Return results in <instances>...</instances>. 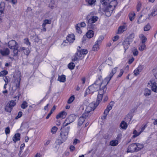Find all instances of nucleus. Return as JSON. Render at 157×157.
<instances>
[{
	"label": "nucleus",
	"mask_w": 157,
	"mask_h": 157,
	"mask_svg": "<svg viewBox=\"0 0 157 157\" xmlns=\"http://www.w3.org/2000/svg\"><path fill=\"white\" fill-rule=\"evenodd\" d=\"M109 0L105 4L101 3L102 5H104V11L105 15L107 17H109L111 15L115 7L117 5V2L116 0L112 1L109 3Z\"/></svg>",
	"instance_id": "1"
},
{
	"label": "nucleus",
	"mask_w": 157,
	"mask_h": 157,
	"mask_svg": "<svg viewBox=\"0 0 157 157\" xmlns=\"http://www.w3.org/2000/svg\"><path fill=\"white\" fill-rule=\"evenodd\" d=\"M102 84V78L101 77H100L93 84L89 86L88 89H87L86 91V94L93 93L98 91L100 88V86Z\"/></svg>",
	"instance_id": "2"
},
{
	"label": "nucleus",
	"mask_w": 157,
	"mask_h": 157,
	"mask_svg": "<svg viewBox=\"0 0 157 157\" xmlns=\"http://www.w3.org/2000/svg\"><path fill=\"white\" fill-rule=\"evenodd\" d=\"M70 128L69 126L67 127L62 126L61 131L59 140L58 143L59 144H61L67 139Z\"/></svg>",
	"instance_id": "3"
},
{
	"label": "nucleus",
	"mask_w": 157,
	"mask_h": 157,
	"mask_svg": "<svg viewBox=\"0 0 157 157\" xmlns=\"http://www.w3.org/2000/svg\"><path fill=\"white\" fill-rule=\"evenodd\" d=\"M102 98V95L101 94H98L97 101L95 103H91L89 104L87 107L86 109V112L91 113L92 111H93L95 108L98 105L101 101Z\"/></svg>",
	"instance_id": "4"
},
{
	"label": "nucleus",
	"mask_w": 157,
	"mask_h": 157,
	"mask_svg": "<svg viewBox=\"0 0 157 157\" xmlns=\"http://www.w3.org/2000/svg\"><path fill=\"white\" fill-rule=\"evenodd\" d=\"M88 19V27L90 29H96V26L94 23L97 21L98 19V17L93 16L89 19L88 17H86Z\"/></svg>",
	"instance_id": "5"
},
{
	"label": "nucleus",
	"mask_w": 157,
	"mask_h": 157,
	"mask_svg": "<svg viewBox=\"0 0 157 157\" xmlns=\"http://www.w3.org/2000/svg\"><path fill=\"white\" fill-rule=\"evenodd\" d=\"M76 117V116L75 114H71L65 119L62 126L67 127L69 124L74 122L75 119Z\"/></svg>",
	"instance_id": "6"
},
{
	"label": "nucleus",
	"mask_w": 157,
	"mask_h": 157,
	"mask_svg": "<svg viewBox=\"0 0 157 157\" xmlns=\"http://www.w3.org/2000/svg\"><path fill=\"white\" fill-rule=\"evenodd\" d=\"M10 53L9 49L8 48H5L0 49V58L1 59L2 57L7 56Z\"/></svg>",
	"instance_id": "7"
},
{
	"label": "nucleus",
	"mask_w": 157,
	"mask_h": 157,
	"mask_svg": "<svg viewBox=\"0 0 157 157\" xmlns=\"http://www.w3.org/2000/svg\"><path fill=\"white\" fill-rule=\"evenodd\" d=\"M8 47L11 49L18 48V45L17 43L13 40H11L8 43Z\"/></svg>",
	"instance_id": "8"
},
{
	"label": "nucleus",
	"mask_w": 157,
	"mask_h": 157,
	"mask_svg": "<svg viewBox=\"0 0 157 157\" xmlns=\"http://www.w3.org/2000/svg\"><path fill=\"white\" fill-rule=\"evenodd\" d=\"M136 147V143H134L129 145L127 148V152L128 153L137 152Z\"/></svg>",
	"instance_id": "9"
},
{
	"label": "nucleus",
	"mask_w": 157,
	"mask_h": 157,
	"mask_svg": "<svg viewBox=\"0 0 157 157\" xmlns=\"http://www.w3.org/2000/svg\"><path fill=\"white\" fill-rule=\"evenodd\" d=\"M130 42L129 39L128 38H126L122 43L123 45L125 51L128 48L129 46Z\"/></svg>",
	"instance_id": "10"
},
{
	"label": "nucleus",
	"mask_w": 157,
	"mask_h": 157,
	"mask_svg": "<svg viewBox=\"0 0 157 157\" xmlns=\"http://www.w3.org/2000/svg\"><path fill=\"white\" fill-rule=\"evenodd\" d=\"M117 69V67H115L112 69L111 72L109 74V75L106 78V79L107 80H108L109 81L110 80L113 75L116 72Z\"/></svg>",
	"instance_id": "11"
},
{
	"label": "nucleus",
	"mask_w": 157,
	"mask_h": 157,
	"mask_svg": "<svg viewBox=\"0 0 157 157\" xmlns=\"http://www.w3.org/2000/svg\"><path fill=\"white\" fill-rule=\"evenodd\" d=\"M67 40L70 43H72L75 40V36L74 34L69 35L66 37Z\"/></svg>",
	"instance_id": "12"
},
{
	"label": "nucleus",
	"mask_w": 157,
	"mask_h": 157,
	"mask_svg": "<svg viewBox=\"0 0 157 157\" xmlns=\"http://www.w3.org/2000/svg\"><path fill=\"white\" fill-rule=\"evenodd\" d=\"M82 53L80 50H79L78 49V51L75 54V56L74 58L72 59L73 61H76L78 60V57H82Z\"/></svg>",
	"instance_id": "13"
},
{
	"label": "nucleus",
	"mask_w": 157,
	"mask_h": 157,
	"mask_svg": "<svg viewBox=\"0 0 157 157\" xmlns=\"http://www.w3.org/2000/svg\"><path fill=\"white\" fill-rule=\"evenodd\" d=\"M143 69V66L141 65H139L138 67L134 71V75L135 76H136L139 75L140 72L142 71Z\"/></svg>",
	"instance_id": "14"
},
{
	"label": "nucleus",
	"mask_w": 157,
	"mask_h": 157,
	"mask_svg": "<svg viewBox=\"0 0 157 157\" xmlns=\"http://www.w3.org/2000/svg\"><path fill=\"white\" fill-rule=\"evenodd\" d=\"M67 115V113L65 111H63L59 113L56 116V118L57 119L61 118H64L66 117Z\"/></svg>",
	"instance_id": "15"
},
{
	"label": "nucleus",
	"mask_w": 157,
	"mask_h": 157,
	"mask_svg": "<svg viewBox=\"0 0 157 157\" xmlns=\"http://www.w3.org/2000/svg\"><path fill=\"white\" fill-rule=\"evenodd\" d=\"M127 27L125 25H122L120 26L118 29V33L121 34L127 29Z\"/></svg>",
	"instance_id": "16"
},
{
	"label": "nucleus",
	"mask_w": 157,
	"mask_h": 157,
	"mask_svg": "<svg viewBox=\"0 0 157 157\" xmlns=\"http://www.w3.org/2000/svg\"><path fill=\"white\" fill-rule=\"evenodd\" d=\"M92 30V29H90V30L88 31L86 34V36L89 38H90L94 36V33Z\"/></svg>",
	"instance_id": "17"
},
{
	"label": "nucleus",
	"mask_w": 157,
	"mask_h": 157,
	"mask_svg": "<svg viewBox=\"0 0 157 157\" xmlns=\"http://www.w3.org/2000/svg\"><path fill=\"white\" fill-rule=\"evenodd\" d=\"M22 51L26 55H28L30 53V51L28 48L26 49L25 47L20 48H19V51Z\"/></svg>",
	"instance_id": "18"
},
{
	"label": "nucleus",
	"mask_w": 157,
	"mask_h": 157,
	"mask_svg": "<svg viewBox=\"0 0 157 157\" xmlns=\"http://www.w3.org/2000/svg\"><path fill=\"white\" fill-rule=\"evenodd\" d=\"M151 89L152 90L155 92H157V86L156 83L154 82L151 83Z\"/></svg>",
	"instance_id": "19"
},
{
	"label": "nucleus",
	"mask_w": 157,
	"mask_h": 157,
	"mask_svg": "<svg viewBox=\"0 0 157 157\" xmlns=\"http://www.w3.org/2000/svg\"><path fill=\"white\" fill-rule=\"evenodd\" d=\"M20 134L19 133L16 134L13 136V141L16 142L20 139Z\"/></svg>",
	"instance_id": "20"
},
{
	"label": "nucleus",
	"mask_w": 157,
	"mask_h": 157,
	"mask_svg": "<svg viewBox=\"0 0 157 157\" xmlns=\"http://www.w3.org/2000/svg\"><path fill=\"white\" fill-rule=\"evenodd\" d=\"M86 1L88 3L89 5L93 6L95 4L96 0H86Z\"/></svg>",
	"instance_id": "21"
},
{
	"label": "nucleus",
	"mask_w": 157,
	"mask_h": 157,
	"mask_svg": "<svg viewBox=\"0 0 157 157\" xmlns=\"http://www.w3.org/2000/svg\"><path fill=\"white\" fill-rule=\"evenodd\" d=\"M58 80L61 82H64L66 81V76L65 75H62L61 76H59L58 78Z\"/></svg>",
	"instance_id": "22"
},
{
	"label": "nucleus",
	"mask_w": 157,
	"mask_h": 157,
	"mask_svg": "<svg viewBox=\"0 0 157 157\" xmlns=\"http://www.w3.org/2000/svg\"><path fill=\"white\" fill-rule=\"evenodd\" d=\"M120 126L121 128L126 129L128 127V125L127 123L124 121H122L121 123Z\"/></svg>",
	"instance_id": "23"
},
{
	"label": "nucleus",
	"mask_w": 157,
	"mask_h": 157,
	"mask_svg": "<svg viewBox=\"0 0 157 157\" xmlns=\"http://www.w3.org/2000/svg\"><path fill=\"white\" fill-rule=\"evenodd\" d=\"M118 144V141L115 140L111 141L109 143V144L112 146H116Z\"/></svg>",
	"instance_id": "24"
},
{
	"label": "nucleus",
	"mask_w": 157,
	"mask_h": 157,
	"mask_svg": "<svg viewBox=\"0 0 157 157\" xmlns=\"http://www.w3.org/2000/svg\"><path fill=\"white\" fill-rule=\"evenodd\" d=\"M85 120V118L82 116L80 117L78 120V125L79 126H81L84 121Z\"/></svg>",
	"instance_id": "25"
},
{
	"label": "nucleus",
	"mask_w": 157,
	"mask_h": 157,
	"mask_svg": "<svg viewBox=\"0 0 157 157\" xmlns=\"http://www.w3.org/2000/svg\"><path fill=\"white\" fill-rule=\"evenodd\" d=\"M136 146L137 147H136L137 151L140 150L144 147V146L142 144L139 143H136Z\"/></svg>",
	"instance_id": "26"
},
{
	"label": "nucleus",
	"mask_w": 157,
	"mask_h": 157,
	"mask_svg": "<svg viewBox=\"0 0 157 157\" xmlns=\"http://www.w3.org/2000/svg\"><path fill=\"white\" fill-rule=\"evenodd\" d=\"M143 16H144L143 15H141L139 17V18L137 21V22L138 24H140V23L144 22L146 20V19H147V18L145 17V18H144L142 20L141 19V17Z\"/></svg>",
	"instance_id": "27"
},
{
	"label": "nucleus",
	"mask_w": 157,
	"mask_h": 157,
	"mask_svg": "<svg viewBox=\"0 0 157 157\" xmlns=\"http://www.w3.org/2000/svg\"><path fill=\"white\" fill-rule=\"evenodd\" d=\"M151 94V90L147 88H146L144 90V95L145 96H148Z\"/></svg>",
	"instance_id": "28"
},
{
	"label": "nucleus",
	"mask_w": 157,
	"mask_h": 157,
	"mask_svg": "<svg viewBox=\"0 0 157 157\" xmlns=\"http://www.w3.org/2000/svg\"><path fill=\"white\" fill-rule=\"evenodd\" d=\"M132 52L134 56H136L138 54V52L137 49L135 48H133L132 50Z\"/></svg>",
	"instance_id": "29"
},
{
	"label": "nucleus",
	"mask_w": 157,
	"mask_h": 157,
	"mask_svg": "<svg viewBox=\"0 0 157 157\" xmlns=\"http://www.w3.org/2000/svg\"><path fill=\"white\" fill-rule=\"evenodd\" d=\"M91 113H89L88 112H86V111L85 113L82 114V116L85 119L89 117L90 116Z\"/></svg>",
	"instance_id": "30"
},
{
	"label": "nucleus",
	"mask_w": 157,
	"mask_h": 157,
	"mask_svg": "<svg viewBox=\"0 0 157 157\" xmlns=\"http://www.w3.org/2000/svg\"><path fill=\"white\" fill-rule=\"evenodd\" d=\"M99 44L95 42V44L93 47V50L94 51L98 50L99 48Z\"/></svg>",
	"instance_id": "31"
},
{
	"label": "nucleus",
	"mask_w": 157,
	"mask_h": 157,
	"mask_svg": "<svg viewBox=\"0 0 157 157\" xmlns=\"http://www.w3.org/2000/svg\"><path fill=\"white\" fill-rule=\"evenodd\" d=\"M114 104V102L113 101H112L110 102L109 105H107L106 108L110 111L112 109Z\"/></svg>",
	"instance_id": "32"
},
{
	"label": "nucleus",
	"mask_w": 157,
	"mask_h": 157,
	"mask_svg": "<svg viewBox=\"0 0 157 157\" xmlns=\"http://www.w3.org/2000/svg\"><path fill=\"white\" fill-rule=\"evenodd\" d=\"M5 110L6 111L10 113L12 109V108L8 104L5 107Z\"/></svg>",
	"instance_id": "33"
},
{
	"label": "nucleus",
	"mask_w": 157,
	"mask_h": 157,
	"mask_svg": "<svg viewBox=\"0 0 157 157\" xmlns=\"http://www.w3.org/2000/svg\"><path fill=\"white\" fill-rule=\"evenodd\" d=\"M51 21L50 20L45 19L44 21V22L42 24V26H46L47 24H51Z\"/></svg>",
	"instance_id": "34"
},
{
	"label": "nucleus",
	"mask_w": 157,
	"mask_h": 157,
	"mask_svg": "<svg viewBox=\"0 0 157 157\" xmlns=\"http://www.w3.org/2000/svg\"><path fill=\"white\" fill-rule=\"evenodd\" d=\"M135 16V14L134 13H132L129 14V17L130 21H132L134 19Z\"/></svg>",
	"instance_id": "35"
},
{
	"label": "nucleus",
	"mask_w": 157,
	"mask_h": 157,
	"mask_svg": "<svg viewBox=\"0 0 157 157\" xmlns=\"http://www.w3.org/2000/svg\"><path fill=\"white\" fill-rule=\"evenodd\" d=\"M141 133L140 132H137L136 130H134L133 132V134L134 135L132 136V137L134 138L137 136H139Z\"/></svg>",
	"instance_id": "36"
},
{
	"label": "nucleus",
	"mask_w": 157,
	"mask_h": 157,
	"mask_svg": "<svg viewBox=\"0 0 157 157\" xmlns=\"http://www.w3.org/2000/svg\"><path fill=\"white\" fill-rule=\"evenodd\" d=\"M13 56H17L18 52L19 51V49L18 50V48H17L16 49H13Z\"/></svg>",
	"instance_id": "37"
},
{
	"label": "nucleus",
	"mask_w": 157,
	"mask_h": 157,
	"mask_svg": "<svg viewBox=\"0 0 157 157\" xmlns=\"http://www.w3.org/2000/svg\"><path fill=\"white\" fill-rule=\"evenodd\" d=\"M75 66V65L74 63H71L68 64V67L69 69L72 70L74 69Z\"/></svg>",
	"instance_id": "38"
},
{
	"label": "nucleus",
	"mask_w": 157,
	"mask_h": 157,
	"mask_svg": "<svg viewBox=\"0 0 157 157\" xmlns=\"http://www.w3.org/2000/svg\"><path fill=\"white\" fill-rule=\"evenodd\" d=\"M27 104V103L26 101H23V103L21 105V108L23 109H25L28 106Z\"/></svg>",
	"instance_id": "39"
},
{
	"label": "nucleus",
	"mask_w": 157,
	"mask_h": 157,
	"mask_svg": "<svg viewBox=\"0 0 157 157\" xmlns=\"http://www.w3.org/2000/svg\"><path fill=\"white\" fill-rule=\"evenodd\" d=\"M8 74V71L6 70H3L0 72V76H3Z\"/></svg>",
	"instance_id": "40"
},
{
	"label": "nucleus",
	"mask_w": 157,
	"mask_h": 157,
	"mask_svg": "<svg viewBox=\"0 0 157 157\" xmlns=\"http://www.w3.org/2000/svg\"><path fill=\"white\" fill-rule=\"evenodd\" d=\"M20 80L21 78L20 77L17 78L15 81L16 84V86L17 87H18L20 85Z\"/></svg>",
	"instance_id": "41"
},
{
	"label": "nucleus",
	"mask_w": 157,
	"mask_h": 157,
	"mask_svg": "<svg viewBox=\"0 0 157 157\" xmlns=\"http://www.w3.org/2000/svg\"><path fill=\"white\" fill-rule=\"evenodd\" d=\"M146 48V46L144 44H142V45L140 46L139 48V50L141 51H143Z\"/></svg>",
	"instance_id": "42"
},
{
	"label": "nucleus",
	"mask_w": 157,
	"mask_h": 157,
	"mask_svg": "<svg viewBox=\"0 0 157 157\" xmlns=\"http://www.w3.org/2000/svg\"><path fill=\"white\" fill-rule=\"evenodd\" d=\"M103 39V37L102 36H100L96 42V43L99 44H100L101 43V42Z\"/></svg>",
	"instance_id": "43"
},
{
	"label": "nucleus",
	"mask_w": 157,
	"mask_h": 157,
	"mask_svg": "<svg viewBox=\"0 0 157 157\" xmlns=\"http://www.w3.org/2000/svg\"><path fill=\"white\" fill-rule=\"evenodd\" d=\"M157 14V10L156 9H154L152 10L150 15L152 16H155Z\"/></svg>",
	"instance_id": "44"
},
{
	"label": "nucleus",
	"mask_w": 157,
	"mask_h": 157,
	"mask_svg": "<svg viewBox=\"0 0 157 157\" xmlns=\"http://www.w3.org/2000/svg\"><path fill=\"white\" fill-rule=\"evenodd\" d=\"M150 28L151 26L149 24H148L144 27V30L145 31H148L150 30Z\"/></svg>",
	"instance_id": "45"
},
{
	"label": "nucleus",
	"mask_w": 157,
	"mask_h": 157,
	"mask_svg": "<svg viewBox=\"0 0 157 157\" xmlns=\"http://www.w3.org/2000/svg\"><path fill=\"white\" fill-rule=\"evenodd\" d=\"M8 105L13 108V107L16 105V103L13 101L12 100L10 101Z\"/></svg>",
	"instance_id": "46"
},
{
	"label": "nucleus",
	"mask_w": 157,
	"mask_h": 157,
	"mask_svg": "<svg viewBox=\"0 0 157 157\" xmlns=\"http://www.w3.org/2000/svg\"><path fill=\"white\" fill-rule=\"evenodd\" d=\"M132 118V117L130 115H128L125 118V121L126 122H128L129 123Z\"/></svg>",
	"instance_id": "47"
},
{
	"label": "nucleus",
	"mask_w": 157,
	"mask_h": 157,
	"mask_svg": "<svg viewBox=\"0 0 157 157\" xmlns=\"http://www.w3.org/2000/svg\"><path fill=\"white\" fill-rule=\"evenodd\" d=\"M75 97L74 96L70 97L68 100L67 102L69 104H70L74 100Z\"/></svg>",
	"instance_id": "48"
},
{
	"label": "nucleus",
	"mask_w": 157,
	"mask_h": 157,
	"mask_svg": "<svg viewBox=\"0 0 157 157\" xmlns=\"http://www.w3.org/2000/svg\"><path fill=\"white\" fill-rule=\"evenodd\" d=\"M76 30V32L78 33H82L81 30L80 28L78 26V25L77 24L75 26Z\"/></svg>",
	"instance_id": "49"
},
{
	"label": "nucleus",
	"mask_w": 157,
	"mask_h": 157,
	"mask_svg": "<svg viewBox=\"0 0 157 157\" xmlns=\"http://www.w3.org/2000/svg\"><path fill=\"white\" fill-rule=\"evenodd\" d=\"M102 83L103 84H102L101 85H102V87H100V88L99 89H100V91H99V94H100V93H101V91L103 90V91H104V90L105 89V87L106 86V85H105V84H104V85H103V83L102 82ZM102 94V95L103 96V94Z\"/></svg>",
	"instance_id": "50"
},
{
	"label": "nucleus",
	"mask_w": 157,
	"mask_h": 157,
	"mask_svg": "<svg viewBox=\"0 0 157 157\" xmlns=\"http://www.w3.org/2000/svg\"><path fill=\"white\" fill-rule=\"evenodd\" d=\"M57 130V128L56 126L53 127L51 130V132L53 134L55 133Z\"/></svg>",
	"instance_id": "51"
},
{
	"label": "nucleus",
	"mask_w": 157,
	"mask_h": 157,
	"mask_svg": "<svg viewBox=\"0 0 157 157\" xmlns=\"http://www.w3.org/2000/svg\"><path fill=\"white\" fill-rule=\"evenodd\" d=\"M24 43L30 46V43L29 42L28 38H26L24 39Z\"/></svg>",
	"instance_id": "52"
},
{
	"label": "nucleus",
	"mask_w": 157,
	"mask_h": 157,
	"mask_svg": "<svg viewBox=\"0 0 157 157\" xmlns=\"http://www.w3.org/2000/svg\"><path fill=\"white\" fill-rule=\"evenodd\" d=\"M80 51L83 55L86 54L88 52V51L86 49H81Z\"/></svg>",
	"instance_id": "53"
},
{
	"label": "nucleus",
	"mask_w": 157,
	"mask_h": 157,
	"mask_svg": "<svg viewBox=\"0 0 157 157\" xmlns=\"http://www.w3.org/2000/svg\"><path fill=\"white\" fill-rule=\"evenodd\" d=\"M147 126V124H145L143 126L142 125L141 126V130L140 131V132L141 133V132H142Z\"/></svg>",
	"instance_id": "54"
},
{
	"label": "nucleus",
	"mask_w": 157,
	"mask_h": 157,
	"mask_svg": "<svg viewBox=\"0 0 157 157\" xmlns=\"http://www.w3.org/2000/svg\"><path fill=\"white\" fill-rule=\"evenodd\" d=\"M134 33L131 34L129 36V38H128L129 39V41L130 42L132 41V39L134 38Z\"/></svg>",
	"instance_id": "55"
},
{
	"label": "nucleus",
	"mask_w": 157,
	"mask_h": 157,
	"mask_svg": "<svg viewBox=\"0 0 157 157\" xmlns=\"http://www.w3.org/2000/svg\"><path fill=\"white\" fill-rule=\"evenodd\" d=\"M49 6L52 8L53 9L54 7V1H51V2H50L49 4Z\"/></svg>",
	"instance_id": "56"
},
{
	"label": "nucleus",
	"mask_w": 157,
	"mask_h": 157,
	"mask_svg": "<svg viewBox=\"0 0 157 157\" xmlns=\"http://www.w3.org/2000/svg\"><path fill=\"white\" fill-rule=\"evenodd\" d=\"M4 9V6L2 5V3L0 4V11L3 13V11Z\"/></svg>",
	"instance_id": "57"
},
{
	"label": "nucleus",
	"mask_w": 157,
	"mask_h": 157,
	"mask_svg": "<svg viewBox=\"0 0 157 157\" xmlns=\"http://www.w3.org/2000/svg\"><path fill=\"white\" fill-rule=\"evenodd\" d=\"M141 7V4L140 3H138L137 5V10L139 11L140 10Z\"/></svg>",
	"instance_id": "58"
},
{
	"label": "nucleus",
	"mask_w": 157,
	"mask_h": 157,
	"mask_svg": "<svg viewBox=\"0 0 157 157\" xmlns=\"http://www.w3.org/2000/svg\"><path fill=\"white\" fill-rule=\"evenodd\" d=\"M22 112L21 111H20L18 113L17 116L16 117L15 119H17L18 118H20L22 116Z\"/></svg>",
	"instance_id": "59"
},
{
	"label": "nucleus",
	"mask_w": 157,
	"mask_h": 157,
	"mask_svg": "<svg viewBox=\"0 0 157 157\" xmlns=\"http://www.w3.org/2000/svg\"><path fill=\"white\" fill-rule=\"evenodd\" d=\"M124 72V71L122 69H121L120 70V73L117 75V77H121L123 74Z\"/></svg>",
	"instance_id": "60"
},
{
	"label": "nucleus",
	"mask_w": 157,
	"mask_h": 157,
	"mask_svg": "<svg viewBox=\"0 0 157 157\" xmlns=\"http://www.w3.org/2000/svg\"><path fill=\"white\" fill-rule=\"evenodd\" d=\"M146 40H147L146 38L144 36H143L142 38V44H144V43L146 41Z\"/></svg>",
	"instance_id": "61"
},
{
	"label": "nucleus",
	"mask_w": 157,
	"mask_h": 157,
	"mask_svg": "<svg viewBox=\"0 0 157 157\" xmlns=\"http://www.w3.org/2000/svg\"><path fill=\"white\" fill-rule=\"evenodd\" d=\"M5 132L6 134H9L10 132V130L9 127H7L5 130Z\"/></svg>",
	"instance_id": "62"
},
{
	"label": "nucleus",
	"mask_w": 157,
	"mask_h": 157,
	"mask_svg": "<svg viewBox=\"0 0 157 157\" xmlns=\"http://www.w3.org/2000/svg\"><path fill=\"white\" fill-rule=\"evenodd\" d=\"M134 58L133 57H132L128 61V63L129 64H131L132 62L134 60Z\"/></svg>",
	"instance_id": "63"
},
{
	"label": "nucleus",
	"mask_w": 157,
	"mask_h": 157,
	"mask_svg": "<svg viewBox=\"0 0 157 157\" xmlns=\"http://www.w3.org/2000/svg\"><path fill=\"white\" fill-rule=\"evenodd\" d=\"M119 38V36H115L113 39V41H115L117 40Z\"/></svg>",
	"instance_id": "64"
}]
</instances>
